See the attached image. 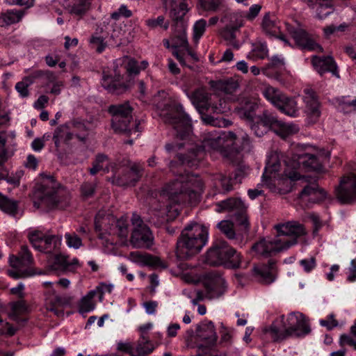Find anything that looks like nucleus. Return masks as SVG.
Wrapping results in <instances>:
<instances>
[{
	"label": "nucleus",
	"instance_id": "1",
	"mask_svg": "<svg viewBox=\"0 0 356 356\" xmlns=\"http://www.w3.org/2000/svg\"><path fill=\"white\" fill-rule=\"evenodd\" d=\"M203 182L197 175H181L165 184L159 193V201L164 213L169 211L173 204H195L203 191Z\"/></svg>",
	"mask_w": 356,
	"mask_h": 356
},
{
	"label": "nucleus",
	"instance_id": "2",
	"mask_svg": "<svg viewBox=\"0 0 356 356\" xmlns=\"http://www.w3.org/2000/svg\"><path fill=\"white\" fill-rule=\"evenodd\" d=\"M273 238H262L252 246V250L265 258L288 250L298 243V238L306 234L304 226L297 221H289L274 226Z\"/></svg>",
	"mask_w": 356,
	"mask_h": 356
},
{
	"label": "nucleus",
	"instance_id": "3",
	"mask_svg": "<svg viewBox=\"0 0 356 356\" xmlns=\"http://www.w3.org/2000/svg\"><path fill=\"white\" fill-rule=\"evenodd\" d=\"M232 145V149L238 150L243 148V145H238L236 142L234 133L217 132L215 131H209L203 138L202 145L197 144L192 145L188 148V153L186 154H178V159L181 164L186 165L188 167H197L200 161L203 159L204 152L211 149L220 152L224 156H226V149L227 147Z\"/></svg>",
	"mask_w": 356,
	"mask_h": 356
},
{
	"label": "nucleus",
	"instance_id": "4",
	"mask_svg": "<svg viewBox=\"0 0 356 356\" xmlns=\"http://www.w3.org/2000/svg\"><path fill=\"white\" fill-rule=\"evenodd\" d=\"M168 95L166 90H158L149 103L161 109L162 120L172 127L177 138L186 140L192 132L191 120L180 104L170 98L167 99Z\"/></svg>",
	"mask_w": 356,
	"mask_h": 356
},
{
	"label": "nucleus",
	"instance_id": "5",
	"mask_svg": "<svg viewBox=\"0 0 356 356\" xmlns=\"http://www.w3.org/2000/svg\"><path fill=\"white\" fill-rule=\"evenodd\" d=\"M207 230L194 222L188 225L179 236L176 244V255L179 260H188L198 254L206 245Z\"/></svg>",
	"mask_w": 356,
	"mask_h": 356
},
{
	"label": "nucleus",
	"instance_id": "6",
	"mask_svg": "<svg viewBox=\"0 0 356 356\" xmlns=\"http://www.w3.org/2000/svg\"><path fill=\"white\" fill-rule=\"evenodd\" d=\"M224 92L223 98L237 104L235 110L238 117L245 120L252 131L253 126L261 127L259 118L261 115H257L259 107V98L257 95L250 94L248 90H222Z\"/></svg>",
	"mask_w": 356,
	"mask_h": 356
},
{
	"label": "nucleus",
	"instance_id": "7",
	"mask_svg": "<svg viewBox=\"0 0 356 356\" xmlns=\"http://www.w3.org/2000/svg\"><path fill=\"white\" fill-rule=\"evenodd\" d=\"M280 323L282 329L278 327L275 323L266 329V332H270L275 341H282L289 337L302 338L312 331L309 318L298 312H291L288 315L286 322L284 316H281Z\"/></svg>",
	"mask_w": 356,
	"mask_h": 356
},
{
	"label": "nucleus",
	"instance_id": "8",
	"mask_svg": "<svg viewBox=\"0 0 356 356\" xmlns=\"http://www.w3.org/2000/svg\"><path fill=\"white\" fill-rule=\"evenodd\" d=\"M140 69L138 62L129 59L127 63L117 60L114 63L113 73L104 74L102 81L104 89H129L134 86L135 79L139 74Z\"/></svg>",
	"mask_w": 356,
	"mask_h": 356
},
{
	"label": "nucleus",
	"instance_id": "9",
	"mask_svg": "<svg viewBox=\"0 0 356 356\" xmlns=\"http://www.w3.org/2000/svg\"><path fill=\"white\" fill-rule=\"evenodd\" d=\"M241 255L225 241L215 243L207 251L205 258L211 266H222L228 269L241 267Z\"/></svg>",
	"mask_w": 356,
	"mask_h": 356
},
{
	"label": "nucleus",
	"instance_id": "10",
	"mask_svg": "<svg viewBox=\"0 0 356 356\" xmlns=\"http://www.w3.org/2000/svg\"><path fill=\"white\" fill-rule=\"evenodd\" d=\"M286 163L281 179L278 184L287 183L289 184V190L291 188V182L300 179V175L297 169L302 168L307 171H318L321 169V164L317 156L314 154L305 153L296 154L292 157L291 161Z\"/></svg>",
	"mask_w": 356,
	"mask_h": 356
},
{
	"label": "nucleus",
	"instance_id": "11",
	"mask_svg": "<svg viewBox=\"0 0 356 356\" xmlns=\"http://www.w3.org/2000/svg\"><path fill=\"white\" fill-rule=\"evenodd\" d=\"M108 112L112 115L111 127L115 133L129 136L133 131H140L139 122L133 121L132 108L128 104L111 105Z\"/></svg>",
	"mask_w": 356,
	"mask_h": 356
},
{
	"label": "nucleus",
	"instance_id": "12",
	"mask_svg": "<svg viewBox=\"0 0 356 356\" xmlns=\"http://www.w3.org/2000/svg\"><path fill=\"white\" fill-rule=\"evenodd\" d=\"M58 186L59 184L52 176H46L38 188V197L49 209H65L69 206V197L60 195L58 191Z\"/></svg>",
	"mask_w": 356,
	"mask_h": 356
},
{
	"label": "nucleus",
	"instance_id": "13",
	"mask_svg": "<svg viewBox=\"0 0 356 356\" xmlns=\"http://www.w3.org/2000/svg\"><path fill=\"white\" fill-rule=\"evenodd\" d=\"M259 120L261 122V127L253 126L252 127V131L257 137L263 136L269 130H272L282 138H286L299 131L297 124L278 120L277 117L268 111H264L263 118H259Z\"/></svg>",
	"mask_w": 356,
	"mask_h": 356
},
{
	"label": "nucleus",
	"instance_id": "14",
	"mask_svg": "<svg viewBox=\"0 0 356 356\" xmlns=\"http://www.w3.org/2000/svg\"><path fill=\"white\" fill-rule=\"evenodd\" d=\"M203 284L205 288V295L201 291H197V296L192 300L193 305H197L200 301L205 298L209 299L218 298L224 294L225 291V281L219 274L213 272L207 273L203 280Z\"/></svg>",
	"mask_w": 356,
	"mask_h": 356
},
{
	"label": "nucleus",
	"instance_id": "15",
	"mask_svg": "<svg viewBox=\"0 0 356 356\" xmlns=\"http://www.w3.org/2000/svg\"><path fill=\"white\" fill-rule=\"evenodd\" d=\"M216 211L222 212H233L236 222L241 226L245 231H248L250 224L246 215L247 208L240 198L229 197L225 200L216 203Z\"/></svg>",
	"mask_w": 356,
	"mask_h": 356
},
{
	"label": "nucleus",
	"instance_id": "16",
	"mask_svg": "<svg viewBox=\"0 0 356 356\" xmlns=\"http://www.w3.org/2000/svg\"><path fill=\"white\" fill-rule=\"evenodd\" d=\"M131 222L134 227L131 236V243L134 248H149L152 244V234L147 225H146L140 216L134 213Z\"/></svg>",
	"mask_w": 356,
	"mask_h": 356
},
{
	"label": "nucleus",
	"instance_id": "17",
	"mask_svg": "<svg viewBox=\"0 0 356 356\" xmlns=\"http://www.w3.org/2000/svg\"><path fill=\"white\" fill-rule=\"evenodd\" d=\"M187 96L190 98L192 104L200 113L202 111L211 110L216 113H223L225 109V102L219 100V106L214 104L211 99V95L206 92V90H185Z\"/></svg>",
	"mask_w": 356,
	"mask_h": 356
},
{
	"label": "nucleus",
	"instance_id": "18",
	"mask_svg": "<svg viewBox=\"0 0 356 356\" xmlns=\"http://www.w3.org/2000/svg\"><path fill=\"white\" fill-rule=\"evenodd\" d=\"M264 96L283 113L296 117L298 110L296 102L293 98L286 97L280 90H262Z\"/></svg>",
	"mask_w": 356,
	"mask_h": 356
},
{
	"label": "nucleus",
	"instance_id": "19",
	"mask_svg": "<svg viewBox=\"0 0 356 356\" xmlns=\"http://www.w3.org/2000/svg\"><path fill=\"white\" fill-rule=\"evenodd\" d=\"M336 196L341 204H352L356 200V175L343 176L336 188Z\"/></svg>",
	"mask_w": 356,
	"mask_h": 356
},
{
	"label": "nucleus",
	"instance_id": "20",
	"mask_svg": "<svg viewBox=\"0 0 356 356\" xmlns=\"http://www.w3.org/2000/svg\"><path fill=\"white\" fill-rule=\"evenodd\" d=\"M288 31L300 49L323 51V47L316 42L314 35L305 29L290 26L288 28Z\"/></svg>",
	"mask_w": 356,
	"mask_h": 356
},
{
	"label": "nucleus",
	"instance_id": "21",
	"mask_svg": "<svg viewBox=\"0 0 356 356\" xmlns=\"http://www.w3.org/2000/svg\"><path fill=\"white\" fill-rule=\"evenodd\" d=\"M142 176L141 170L136 165L120 169L112 177V183L119 186H134Z\"/></svg>",
	"mask_w": 356,
	"mask_h": 356
},
{
	"label": "nucleus",
	"instance_id": "22",
	"mask_svg": "<svg viewBox=\"0 0 356 356\" xmlns=\"http://www.w3.org/2000/svg\"><path fill=\"white\" fill-rule=\"evenodd\" d=\"M174 27V36L172 38V44L171 47L174 49L172 55L177 58L179 63L183 66H188L186 64L184 59V53L181 50H178V48L187 47L188 42L186 36V26H173Z\"/></svg>",
	"mask_w": 356,
	"mask_h": 356
},
{
	"label": "nucleus",
	"instance_id": "23",
	"mask_svg": "<svg viewBox=\"0 0 356 356\" xmlns=\"http://www.w3.org/2000/svg\"><path fill=\"white\" fill-rule=\"evenodd\" d=\"M276 261L270 259L267 264L254 266L252 268L254 275L262 284H270L276 279Z\"/></svg>",
	"mask_w": 356,
	"mask_h": 356
},
{
	"label": "nucleus",
	"instance_id": "24",
	"mask_svg": "<svg viewBox=\"0 0 356 356\" xmlns=\"http://www.w3.org/2000/svg\"><path fill=\"white\" fill-rule=\"evenodd\" d=\"M188 0H171L170 17L172 21V26H187V22L184 19L189 10L187 3Z\"/></svg>",
	"mask_w": 356,
	"mask_h": 356
},
{
	"label": "nucleus",
	"instance_id": "25",
	"mask_svg": "<svg viewBox=\"0 0 356 356\" xmlns=\"http://www.w3.org/2000/svg\"><path fill=\"white\" fill-rule=\"evenodd\" d=\"M306 104L305 112L312 122H316L321 115L320 103L315 90H305L303 97Z\"/></svg>",
	"mask_w": 356,
	"mask_h": 356
},
{
	"label": "nucleus",
	"instance_id": "26",
	"mask_svg": "<svg viewBox=\"0 0 356 356\" xmlns=\"http://www.w3.org/2000/svg\"><path fill=\"white\" fill-rule=\"evenodd\" d=\"M312 63L315 70L322 76L323 74L330 72L334 75H337V67L332 56H314Z\"/></svg>",
	"mask_w": 356,
	"mask_h": 356
},
{
	"label": "nucleus",
	"instance_id": "27",
	"mask_svg": "<svg viewBox=\"0 0 356 356\" xmlns=\"http://www.w3.org/2000/svg\"><path fill=\"white\" fill-rule=\"evenodd\" d=\"M196 336L204 341L208 346H213L218 339L212 321L202 322L197 325Z\"/></svg>",
	"mask_w": 356,
	"mask_h": 356
},
{
	"label": "nucleus",
	"instance_id": "28",
	"mask_svg": "<svg viewBox=\"0 0 356 356\" xmlns=\"http://www.w3.org/2000/svg\"><path fill=\"white\" fill-rule=\"evenodd\" d=\"M326 193L324 190L319 188L316 183L307 185L299 194V198L307 200L309 202L318 203L325 200Z\"/></svg>",
	"mask_w": 356,
	"mask_h": 356
},
{
	"label": "nucleus",
	"instance_id": "29",
	"mask_svg": "<svg viewBox=\"0 0 356 356\" xmlns=\"http://www.w3.org/2000/svg\"><path fill=\"white\" fill-rule=\"evenodd\" d=\"M107 232L109 235L117 236L122 239H126L129 234V221L127 218L119 219L111 218L108 222Z\"/></svg>",
	"mask_w": 356,
	"mask_h": 356
},
{
	"label": "nucleus",
	"instance_id": "30",
	"mask_svg": "<svg viewBox=\"0 0 356 356\" xmlns=\"http://www.w3.org/2000/svg\"><path fill=\"white\" fill-rule=\"evenodd\" d=\"M48 264L51 270L58 273H63L72 270L67 258L62 254L51 255L48 259Z\"/></svg>",
	"mask_w": 356,
	"mask_h": 356
},
{
	"label": "nucleus",
	"instance_id": "31",
	"mask_svg": "<svg viewBox=\"0 0 356 356\" xmlns=\"http://www.w3.org/2000/svg\"><path fill=\"white\" fill-rule=\"evenodd\" d=\"M70 304V299L67 297L56 296L47 302V309L54 313L58 317L64 315L63 307Z\"/></svg>",
	"mask_w": 356,
	"mask_h": 356
},
{
	"label": "nucleus",
	"instance_id": "32",
	"mask_svg": "<svg viewBox=\"0 0 356 356\" xmlns=\"http://www.w3.org/2000/svg\"><path fill=\"white\" fill-rule=\"evenodd\" d=\"M155 349V346L148 337L141 334L134 347V355L133 356H148Z\"/></svg>",
	"mask_w": 356,
	"mask_h": 356
},
{
	"label": "nucleus",
	"instance_id": "33",
	"mask_svg": "<svg viewBox=\"0 0 356 356\" xmlns=\"http://www.w3.org/2000/svg\"><path fill=\"white\" fill-rule=\"evenodd\" d=\"M131 255L134 257L135 261L140 263L143 265L152 267L165 268L161 259L156 257L152 256L147 253H141L139 252H133Z\"/></svg>",
	"mask_w": 356,
	"mask_h": 356
},
{
	"label": "nucleus",
	"instance_id": "34",
	"mask_svg": "<svg viewBox=\"0 0 356 356\" xmlns=\"http://www.w3.org/2000/svg\"><path fill=\"white\" fill-rule=\"evenodd\" d=\"M21 10H9L0 13V27H6L19 22L24 16Z\"/></svg>",
	"mask_w": 356,
	"mask_h": 356
},
{
	"label": "nucleus",
	"instance_id": "35",
	"mask_svg": "<svg viewBox=\"0 0 356 356\" xmlns=\"http://www.w3.org/2000/svg\"><path fill=\"white\" fill-rule=\"evenodd\" d=\"M234 137L236 138V142L238 145H243L244 147L238 150L232 149V145L231 147H227L226 149V157L232 158L235 156L236 154L240 152L243 150L249 151L250 148V140L249 136L240 131L238 134H234Z\"/></svg>",
	"mask_w": 356,
	"mask_h": 356
},
{
	"label": "nucleus",
	"instance_id": "36",
	"mask_svg": "<svg viewBox=\"0 0 356 356\" xmlns=\"http://www.w3.org/2000/svg\"><path fill=\"white\" fill-rule=\"evenodd\" d=\"M261 26L263 31L268 35L273 36L276 35L280 32V29L277 22V18L274 15H271L270 13H267L263 17Z\"/></svg>",
	"mask_w": 356,
	"mask_h": 356
},
{
	"label": "nucleus",
	"instance_id": "37",
	"mask_svg": "<svg viewBox=\"0 0 356 356\" xmlns=\"http://www.w3.org/2000/svg\"><path fill=\"white\" fill-rule=\"evenodd\" d=\"M108 29V26L103 24L102 26H98L95 35H92L90 38V43L97 45L96 51L98 53H102L104 51L106 47V42L104 40L108 38V33H104V29Z\"/></svg>",
	"mask_w": 356,
	"mask_h": 356
},
{
	"label": "nucleus",
	"instance_id": "38",
	"mask_svg": "<svg viewBox=\"0 0 356 356\" xmlns=\"http://www.w3.org/2000/svg\"><path fill=\"white\" fill-rule=\"evenodd\" d=\"M211 89H238L239 83L237 79L233 77H227L217 81H211Z\"/></svg>",
	"mask_w": 356,
	"mask_h": 356
},
{
	"label": "nucleus",
	"instance_id": "39",
	"mask_svg": "<svg viewBox=\"0 0 356 356\" xmlns=\"http://www.w3.org/2000/svg\"><path fill=\"white\" fill-rule=\"evenodd\" d=\"M239 32L235 30L233 27L225 26L220 31L222 38L227 42V44L232 46L234 48L238 49L240 47V43L236 40V33Z\"/></svg>",
	"mask_w": 356,
	"mask_h": 356
},
{
	"label": "nucleus",
	"instance_id": "40",
	"mask_svg": "<svg viewBox=\"0 0 356 356\" xmlns=\"http://www.w3.org/2000/svg\"><path fill=\"white\" fill-rule=\"evenodd\" d=\"M0 209L12 216H16L18 212V202L10 200L0 193Z\"/></svg>",
	"mask_w": 356,
	"mask_h": 356
},
{
	"label": "nucleus",
	"instance_id": "41",
	"mask_svg": "<svg viewBox=\"0 0 356 356\" xmlns=\"http://www.w3.org/2000/svg\"><path fill=\"white\" fill-rule=\"evenodd\" d=\"M72 127L76 131V138L81 142L85 143L89 135L90 127L88 126L84 121L74 120L72 122Z\"/></svg>",
	"mask_w": 356,
	"mask_h": 356
},
{
	"label": "nucleus",
	"instance_id": "42",
	"mask_svg": "<svg viewBox=\"0 0 356 356\" xmlns=\"http://www.w3.org/2000/svg\"><path fill=\"white\" fill-rule=\"evenodd\" d=\"M90 6V0H72V5L69 6L70 13L79 17L86 13Z\"/></svg>",
	"mask_w": 356,
	"mask_h": 356
},
{
	"label": "nucleus",
	"instance_id": "43",
	"mask_svg": "<svg viewBox=\"0 0 356 356\" xmlns=\"http://www.w3.org/2000/svg\"><path fill=\"white\" fill-rule=\"evenodd\" d=\"M284 65L283 58H280L277 56L272 57L270 63H268L265 67L262 69L263 73L266 76H272L273 74L276 73L280 70Z\"/></svg>",
	"mask_w": 356,
	"mask_h": 356
},
{
	"label": "nucleus",
	"instance_id": "44",
	"mask_svg": "<svg viewBox=\"0 0 356 356\" xmlns=\"http://www.w3.org/2000/svg\"><path fill=\"white\" fill-rule=\"evenodd\" d=\"M241 175V172L236 170L229 177L221 176L220 182L224 193H227L233 190V185L238 182V179Z\"/></svg>",
	"mask_w": 356,
	"mask_h": 356
},
{
	"label": "nucleus",
	"instance_id": "45",
	"mask_svg": "<svg viewBox=\"0 0 356 356\" xmlns=\"http://www.w3.org/2000/svg\"><path fill=\"white\" fill-rule=\"evenodd\" d=\"M225 18H228L229 20V23L227 26L233 27L239 31L240 28L244 25L245 13L242 11L230 13L225 15Z\"/></svg>",
	"mask_w": 356,
	"mask_h": 356
},
{
	"label": "nucleus",
	"instance_id": "46",
	"mask_svg": "<svg viewBox=\"0 0 356 356\" xmlns=\"http://www.w3.org/2000/svg\"><path fill=\"white\" fill-rule=\"evenodd\" d=\"M200 114L201 118L205 124L220 128L226 127L230 124L229 120L223 118L214 117L204 113V111H202Z\"/></svg>",
	"mask_w": 356,
	"mask_h": 356
},
{
	"label": "nucleus",
	"instance_id": "47",
	"mask_svg": "<svg viewBox=\"0 0 356 356\" xmlns=\"http://www.w3.org/2000/svg\"><path fill=\"white\" fill-rule=\"evenodd\" d=\"M45 236L46 234L43 233L42 231L35 229L29 232L28 238L32 245L38 250V248H41Z\"/></svg>",
	"mask_w": 356,
	"mask_h": 356
},
{
	"label": "nucleus",
	"instance_id": "48",
	"mask_svg": "<svg viewBox=\"0 0 356 356\" xmlns=\"http://www.w3.org/2000/svg\"><path fill=\"white\" fill-rule=\"evenodd\" d=\"M145 24L150 29H154L157 27L167 30L169 28L170 22L165 20L164 16L159 15L157 18H151L145 21Z\"/></svg>",
	"mask_w": 356,
	"mask_h": 356
},
{
	"label": "nucleus",
	"instance_id": "49",
	"mask_svg": "<svg viewBox=\"0 0 356 356\" xmlns=\"http://www.w3.org/2000/svg\"><path fill=\"white\" fill-rule=\"evenodd\" d=\"M56 246V241L55 235L46 234L44 239H43L41 248H38V250L46 254H49L54 250Z\"/></svg>",
	"mask_w": 356,
	"mask_h": 356
},
{
	"label": "nucleus",
	"instance_id": "50",
	"mask_svg": "<svg viewBox=\"0 0 356 356\" xmlns=\"http://www.w3.org/2000/svg\"><path fill=\"white\" fill-rule=\"evenodd\" d=\"M217 227L229 239H234L236 236V233L234 229V225L229 220L220 221Z\"/></svg>",
	"mask_w": 356,
	"mask_h": 356
},
{
	"label": "nucleus",
	"instance_id": "51",
	"mask_svg": "<svg viewBox=\"0 0 356 356\" xmlns=\"http://www.w3.org/2000/svg\"><path fill=\"white\" fill-rule=\"evenodd\" d=\"M207 22L204 19L197 20L193 25V39L195 42L197 43L200 38L205 32Z\"/></svg>",
	"mask_w": 356,
	"mask_h": 356
},
{
	"label": "nucleus",
	"instance_id": "52",
	"mask_svg": "<svg viewBox=\"0 0 356 356\" xmlns=\"http://www.w3.org/2000/svg\"><path fill=\"white\" fill-rule=\"evenodd\" d=\"M97 184L94 182H84L81 184L80 191L81 197L83 199L91 198L96 191Z\"/></svg>",
	"mask_w": 356,
	"mask_h": 356
},
{
	"label": "nucleus",
	"instance_id": "53",
	"mask_svg": "<svg viewBox=\"0 0 356 356\" xmlns=\"http://www.w3.org/2000/svg\"><path fill=\"white\" fill-rule=\"evenodd\" d=\"M9 276L14 279L25 278L33 275L35 273L31 268L22 269L21 268H15V270H9L8 271Z\"/></svg>",
	"mask_w": 356,
	"mask_h": 356
},
{
	"label": "nucleus",
	"instance_id": "54",
	"mask_svg": "<svg viewBox=\"0 0 356 356\" xmlns=\"http://www.w3.org/2000/svg\"><path fill=\"white\" fill-rule=\"evenodd\" d=\"M107 159V156L104 154H98L96 156L95 161L92 162V167L90 169V173L92 175H96L98 172L103 169V162Z\"/></svg>",
	"mask_w": 356,
	"mask_h": 356
},
{
	"label": "nucleus",
	"instance_id": "55",
	"mask_svg": "<svg viewBox=\"0 0 356 356\" xmlns=\"http://www.w3.org/2000/svg\"><path fill=\"white\" fill-rule=\"evenodd\" d=\"M19 259L23 266H29L33 261L31 253L26 245H23L19 252Z\"/></svg>",
	"mask_w": 356,
	"mask_h": 356
},
{
	"label": "nucleus",
	"instance_id": "56",
	"mask_svg": "<svg viewBox=\"0 0 356 356\" xmlns=\"http://www.w3.org/2000/svg\"><path fill=\"white\" fill-rule=\"evenodd\" d=\"M201 8L207 11H216L222 0H198Z\"/></svg>",
	"mask_w": 356,
	"mask_h": 356
},
{
	"label": "nucleus",
	"instance_id": "57",
	"mask_svg": "<svg viewBox=\"0 0 356 356\" xmlns=\"http://www.w3.org/2000/svg\"><path fill=\"white\" fill-rule=\"evenodd\" d=\"M65 237L69 247L77 249L82 245L81 239L75 233H66Z\"/></svg>",
	"mask_w": 356,
	"mask_h": 356
},
{
	"label": "nucleus",
	"instance_id": "58",
	"mask_svg": "<svg viewBox=\"0 0 356 356\" xmlns=\"http://www.w3.org/2000/svg\"><path fill=\"white\" fill-rule=\"evenodd\" d=\"M95 309V304L92 300H89L86 296H83L80 300L79 305V309L80 313H87Z\"/></svg>",
	"mask_w": 356,
	"mask_h": 356
},
{
	"label": "nucleus",
	"instance_id": "59",
	"mask_svg": "<svg viewBox=\"0 0 356 356\" xmlns=\"http://www.w3.org/2000/svg\"><path fill=\"white\" fill-rule=\"evenodd\" d=\"M132 15V12L127 8L125 5H121V6L118 9V10L113 12L111 17L112 19L115 20H118L120 17H124L125 18L130 17Z\"/></svg>",
	"mask_w": 356,
	"mask_h": 356
},
{
	"label": "nucleus",
	"instance_id": "60",
	"mask_svg": "<svg viewBox=\"0 0 356 356\" xmlns=\"http://www.w3.org/2000/svg\"><path fill=\"white\" fill-rule=\"evenodd\" d=\"M234 329L225 327L223 323H221L220 333L221 334V343H231L232 337V332Z\"/></svg>",
	"mask_w": 356,
	"mask_h": 356
},
{
	"label": "nucleus",
	"instance_id": "61",
	"mask_svg": "<svg viewBox=\"0 0 356 356\" xmlns=\"http://www.w3.org/2000/svg\"><path fill=\"white\" fill-rule=\"evenodd\" d=\"M335 316L334 314H330L327 316V319L320 320V325L323 327H326L327 330H332L334 327L338 326V321L334 318Z\"/></svg>",
	"mask_w": 356,
	"mask_h": 356
},
{
	"label": "nucleus",
	"instance_id": "62",
	"mask_svg": "<svg viewBox=\"0 0 356 356\" xmlns=\"http://www.w3.org/2000/svg\"><path fill=\"white\" fill-rule=\"evenodd\" d=\"M279 170V164L278 163H273L271 165H269L268 164L267 166H266L264 169V172L262 176V178L264 180H267L268 179H270L272 176L275 177V173Z\"/></svg>",
	"mask_w": 356,
	"mask_h": 356
},
{
	"label": "nucleus",
	"instance_id": "63",
	"mask_svg": "<svg viewBox=\"0 0 356 356\" xmlns=\"http://www.w3.org/2000/svg\"><path fill=\"white\" fill-rule=\"evenodd\" d=\"M27 78L29 79V81H31L32 84L37 79H49V72L48 71L35 70L28 76Z\"/></svg>",
	"mask_w": 356,
	"mask_h": 356
},
{
	"label": "nucleus",
	"instance_id": "64",
	"mask_svg": "<svg viewBox=\"0 0 356 356\" xmlns=\"http://www.w3.org/2000/svg\"><path fill=\"white\" fill-rule=\"evenodd\" d=\"M11 309L13 312V314H22L26 312L27 306L24 300H18L13 302L11 304Z\"/></svg>",
	"mask_w": 356,
	"mask_h": 356
}]
</instances>
